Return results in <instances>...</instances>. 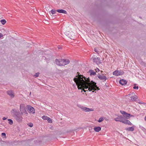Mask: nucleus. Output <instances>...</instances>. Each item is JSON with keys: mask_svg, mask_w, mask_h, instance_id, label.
<instances>
[{"mask_svg": "<svg viewBox=\"0 0 146 146\" xmlns=\"http://www.w3.org/2000/svg\"><path fill=\"white\" fill-rule=\"evenodd\" d=\"M89 131L90 132H91L92 131V128L91 127H89Z\"/></svg>", "mask_w": 146, "mask_h": 146, "instance_id": "26", "label": "nucleus"}, {"mask_svg": "<svg viewBox=\"0 0 146 146\" xmlns=\"http://www.w3.org/2000/svg\"><path fill=\"white\" fill-rule=\"evenodd\" d=\"M48 117L46 116L43 115L42 116V119L44 120H47L48 118Z\"/></svg>", "mask_w": 146, "mask_h": 146, "instance_id": "22", "label": "nucleus"}, {"mask_svg": "<svg viewBox=\"0 0 146 146\" xmlns=\"http://www.w3.org/2000/svg\"><path fill=\"white\" fill-rule=\"evenodd\" d=\"M94 50L96 52H99V51L96 50V49H94Z\"/></svg>", "mask_w": 146, "mask_h": 146, "instance_id": "33", "label": "nucleus"}, {"mask_svg": "<svg viewBox=\"0 0 146 146\" xmlns=\"http://www.w3.org/2000/svg\"><path fill=\"white\" fill-rule=\"evenodd\" d=\"M124 73V72L123 70H116L113 72V74L116 76H118L122 75Z\"/></svg>", "mask_w": 146, "mask_h": 146, "instance_id": "7", "label": "nucleus"}, {"mask_svg": "<svg viewBox=\"0 0 146 146\" xmlns=\"http://www.w3.org/2000/svg\"><path fill=\"white\" fill-rule=\"evenodd\" d=\"M132 94H134V93H132Z\"/></svg>", "mask_w": 146, "mask_h": 146, "instance_id": "36", "label": "nucleus"}, {"mask_svg": "<svg viewBox=\"0 0 146 146\" xmlns=\"http://www.w3.org/2000/svg\"><path fill=\"white\" fill-rule=\"evenodd\" d=\"M74 80L78 86L79 89L82 90L84 92L92 90V92L96 90H99L96 83L92 81H90L89 78H85L83 75L78 74L74 78Z\"/></svg>", "mask_w": 146, "mask_h": 146, "instance_id": "1", "label": "nucleus"}, {"mask_svg": "<svg viewBox=\"0 0 146 146\" xmlns=\"http://www.w3.org/2000/svg\"><path fill=\"white\" fill-rule=\"evenodd\" d=\"M120 112L123 115L126 119H129L131 117H133V115L127 113L123 111H120Z\"/></svg>", "mask_w": 146, "mask_h": 146, "instance_id": "5", "label": "nucleus"}, {"mask_svg": "<svg viewBox=\"0 0 146 146\" xmlns=\"http://www.w3.org/2000/svg\"><path fill=\"white\" fill-rule=\"evenodd\" d=\"M126 81L124 79H122L119 81V83L122 85H125L127 84Z\"/></svg>", "mask_w": 146, "mask_h": 146, "instance_id": "13", "label": "nucleus"}, {"mask_svg": "<svg viewBox=\"0 0 146 146\" xmlns=\"http://www.w3.org/2000/svg\"><path fill=\"white\" fill-rule=\"evenodd\" d=\"M134 127L127 128L126 130L129 131H133L134 130Z\"/></svg>", "mask_w": 146, "mask_h": 146, "instance_id": "16", "label": "nucleus"}, {"mask_svg": "<svg viewBox=\"0 0 146 146\" xmlns=\"http://www.w3.org/2000/svg\"><path fill=\"white\" fill-rule=\"evenodd\" d=\"M145 121H146V116H145Z\"/></svg>", "mask_w": 146, "mask_h": 146, "instance_id": "34", "label": "nucleus"}, {"mask_svg": "<svg viewBox=\"0 0 146 146\" xmlns=\"http://www.w3.org/2000/svg\"><path fill=\"white\" fill-rule=\"evenodd\" d=\"M7 119V118L5 117H3V120H5L6 119Z\"/></svg>", "mask_w": 146, "mask_h": 146, "instance_id": "32", "label": "nucleus"}, {"mask_svg": "<svg viewBox=\"0 0 146 146\" xmlns=\"http://www.w3.org/2000/svg\"><path fill=\"white\" fill-rule=\"evenodd\" d=\"M95 70H96V72H99L100 71V70L98 68H96V69H95Z\"/></svg>", "mask_w": 146, "mask_h": 146, "instance_id": "29", "label": "nucleus"}, {"mask_svg": "<svg viewBox=\"0 0 146 146\" xmlns=\"http://www.w3.org/2000/svg\"><path fill=\"white\" fill-rule=\"evenodd\" d=\"M1 135L3 136H4L5 137H6V134L4 133H1Z\"/></svg>", "mask_w": 146, "mask_h": 146, "instance_id": "27", "label": "nucleus"}, {"mask_svg": "<svg viewBox=\"0 0 146 146\" xmlns=\"http://www.w3.org/2000/svg\"><path fill=\"white\" fill-rule=\"evenodd\" d=\"M88 73L90 75H95L96 74V72L92 70H90Z\"/></svg>", "mask_w": 146, "mask_h": 146, "instance_id": "15", "label": "nucleus"}, {"mask_svg": "<svg viewBox=\"0 0 146 146\" xmlns=\"http://www.w3.org/2000/svg\"><path fill=\"white\" fill-rule=\"evenodd\" d=\"M8 120L9 121V124L12 125L13 123V120L11 119H8Z\"/></svg>", "mask_w": 146, "mask_h": 146, "instance_id": "21", "label": "nucleus"}, {"mask_svg": "<svg viewBox=\"0 0 146 146\" xmlns=\"http://www.w3.org/2000/svg\"><path fill=\"white\" fill-rule=\"evenodd\" d=\"M94 129L96 132H99L101 130V128L100 127H95L94 128Z\"/></svg>", "mask_w": 146, "mask_h": 146, "instance_id": "12", "label": "nucleus"}, {"mask_svg": "<svg viewBox=\"0 0 146 146\" xmlns=\"http://www.w3.org/2000/svg\"><path fill=\"white\" fill-rule=\"evenodd\" d=\"M13 117L15 119L19 122H21L22 120L23 117L21 116H19L16 115H13Z\"/></svg>", "mask_w": 146, "mask_h": 146, "instance_id": "8", "label": "nucleus"}, {"mask_svg": "<svg viewBox=\"0 0 146 146\" xmlns=\"http://www.w3.org/2000/svg\"><path fill=\"white\" fill-rule=\"evenodd\" d=\"M14 109L12 110V111H14Z\"/></svg>", "mask_w": 146, "mask_h": 146, "instance_id": "35", "label": "nucleus"}, {"mask_svg": "<svg viewBox=\"0 0 146 146\" xmlns=\"http://www.w3.org/2000/svg\"><path fill=\"white\" fill-rule=\"evenodd\" d=\"M3 36L2 34L0 33V38H1Z\"/></svg>", "mask_w": 146, "mask_h": 146, "instance_id": "31", "label": "nucleus"}, {"mask_svg": "<svg viewBox=\"0 0 146 146\" xmlns=\"http://www.w3.org/2000/svg\"><path fill=\"white\" fill-rule=\"evenodd\" d=\"M114 120L116 121H120L125 124L129 125H131L132 124V123L129 121L123 118V117L121 116H119V117L115 118Z\"/></svg>", "mask_w": 146, "mask_h": 146, "instance_id": "3", "label": "nucleus"}, {"mask_svg": "<svg viewBox=\"0 0 146 146\" xmlns=\"http://www.w3.org/2000/svg\"><path fill=\"white\" fill-rule=\"evenodd\" d=\"M51 13L52 15L56 13V11L55 10H52L51 11Z\"/></svg>", "mask_w": 146, "mask_h": 146, "instance_id": "24", "label": "nucleus"}, {"mask_svg": "<svg viewBox=\"0 0 146 146\" xmlns=\"http://www.w3.org/2000/svg\"><path fill=\"white\" fill-rule=\"evenodd\" d=\"M131 100H132L135 101L136 100L137 97L136 96H134L131 97Z\"/></svg>", "mask_w": 146, "mask_h": 146, "instance_id": "18", "label": "nucleus"}, {"mask_svg": "<svg viewBox=\"0 0 146 146\" xmlns=\"http://www.w3.org/2000/svg\"><path fill=\"white\" fill-rule=\"evenodd\" d=\"M28 125L31 127H32L33 126V124L31 123H30L27 124Z\"/></svg>", "mask_w": 146, "mask_h": 146, "instance_id": "25", "label": "nucleus"}, {"mask_svg": "<svg viewBox=\"0 0 146 146\" xmlns=\"http://www.w3.org/2000/svg\"><path fill=\"white\" fill-rule=\"evenodd\" d=\"M25 107V104H21L20 105V110L22 115L27 116L28 113L26 110Z\"/></svg>", "mask_w": 146, "mask_h": 146, "instance_id": "4", "label": "nucleus"}, {"mask_svg": "<svg viewBox=\"0 0 146 146\" xmlns=\"http://www.w3.org/2000/svg\"><path fill=\"white\" fill-rule=\"evenodd\" d=\"M104 120V119L103 117H100L98 120V121L99 122H101L103 121Z\"/></svg>", "mask_w": 146, "mask_h": 146, "instance_id": "20", "label": "nucleus"}, {"mask_svg": "<svg viewBox=\"0 0 146 146\" xmlns=\"http://www.w3.org/2000/svg\"><path fill=\"white\" fill-rule=\"evenodd\" d=\"M98 78L101 80H103L105 81L106 80V77L103 75H99L98 76Z\"/></svg>", "mask_w": 146, "mask_h": 146, "instance_id": "11", "label": "nucleus"}, {"mask_svg": "<svg viewBox=\"0 0 146 146\" xmlns=\"http://www.w3.org/2000/svg\"><path fill=\"white\" fill-rule=\"evenodd\" d=\"M39 74V73H36L35 76L36 77H38V76Z\"/></svg>", "mask_w": 146, "mask_h": 146, "instance_id": "30", "label": "nucleus"}, {"mask_svg": "<svg viewBox=\"0 0 146 146\" xmlns=\"http://www.w3.org/2000/svg\"><path fill=\"white\" fill-rule=\"evenodd\" d=\"M56 64L59 66H63L68 64L70 61L68 59H56L55 60Z\"/></svg>", "mask_w": 146, "mask_h": 146, "instance_id": "2", "label": "nucleus"}, {"mask_svg": "<svg viewBox=\"0 0 146 146\" xmlns=\"http://www.w3.org/2000/svg\"><path fill=\"white\" fill-rule=\"evenodd\" d=\"M133 88L135 89L138 90V86H135L133 87Z\"/></svg>", "mask_w": 146, "mask_h": 146, "instance_id": "28", "label": "nucleus"}, {"mask_svg": "<svg viewBox=\"0 0 146 146\" xmlns=\"http://www.w3.org/2000/svg\"><path fill=\"white\" fill-rule=\"evenodd\" d=\"M49 123H52V119H50V118L49 117L47 119Z\"/></svg>", "mask_w": 146, "mask_h": 146, "instance_id": "23", "label": "nucleus"}, {"mask_svg": "<svg viewBox=\"0 0 146 146\" xmlns=\"http://www.w3.org/2000/svg\"><path fill=\"white\" fill-rule=\"evenodd\" d=\"M94 62H96L97 63H100L99 59L98 58H94Z\"/></svg>", "mask_w": 146, "mask_h": 146, "instance_id": "17", "label": "nucleus"}, {"mask_svg": "<svg viewBox=\"0 0 146 146\" xmlns=\"http://www.w3.org/2000/svg\"><path fill=\"white\" fill-rule=\"evenodd\" d=\"M81 109L82 111H84L85 112L93 111L94 110L92 108H90L84 107H83L82 108H81Z\"/></svg>", "mask_w": 146, "mask_h": 146, "instance_id": "9", "label": "nucleus"}, {"mask_svg": "<svg viewBox=\"0 0 146 146\" xmlns=\"http://www.w3.org/2000/svg\"><path fill=\"white\" fill-rule=\"evenodd\" d=\"M56 11L58 13H63L64 14H66L67 13L66 11L62 9H58Z\"/></svg>", "mask_w": 146, "mask_h": 146, "instance_id": "14", "label": "nucleus"}, {"mask_svg": "<svg viewBox=\"0 0 146 146\" xmlns=\"http://www.w3.org/2000/svg\"><path fill=\"white\" fill-rule=\"evenodd\" d=\"M26 108L27 111L29 113L34 114L35 113V111L34 108L31 105H27Z\"/></svg>", "mask_w": 146, "mask_h": 146, "instance_id": "6", "label": "nucleus"}, {"mask_svg": "<svg viewBox=\"0 0 146 146\" xmlns=\"http://www.w3.org/2000/svg\"><path fill=\"white\" fill-rule=\"evenodd\" d=\"M0 22L3 25H4L6 23V21L5 19L1 20Z\"/></svg>", "mask_w": 146, "mask_h": 146, "instance_id": "19", "label": "nucleus"}, {"mask_svg": "<svg viewBox=\"0 0 146 146\" xmlns=\"http://www.w3.org/2000/svg\"><path fill=\"white\" fill-rule=\"evenodd\" d=\"M7 94L10 96L11 98H13L15 96L14 93L11 91H8L7 92Z\"/></svg>", "mask_w": 146, "mask_h": 146, "instance_id": "10", "label": "nucleus"}]
</instances>
